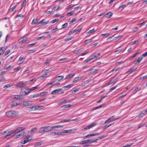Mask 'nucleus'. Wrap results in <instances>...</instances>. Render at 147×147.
I'll list each match as a JSON object with an SVG mask.
<instances>
[{
    "mask_svg": "<svg viewBox=\"0 0 147 147\" xmlns=\"http://www.w3.org/2000/svg\"><path fill=\"white\" fill-rule=\"evenodd\" d=\"M52 131L51 126H42L40 127L38 129V133L44 134Z\"/></svg>",
    "mask_w": 147,
    "mask_h": 147,
    "instance_id": "f257e3e1",
    "label": "nucleus"
},
{
    "mask_svg": "<svg viewBox=\"0 0 147 147\" xmlns=\"http://www.w3.org/2000/svg\"><path fill=\"white\" fill-rule=\"evenodd\" d=\"M19 115L18 112L14 111H10L6 112L5 115L9 117H16Z\"/></svg>",
    "mask_w": 147,
    "mask_h": 147,
    "instance_id": "f03ea898",
    "label": "nucleus"
},
{
    "mask_svg": "<svg viewBox=\"0 0 147 147\" xmlns=\"http://www.w3.org/2000/svg\"><path fill=\"white\" fill-rule=\"evenodd\" d=\"M32 139V136H27L25 138L22 139L21 141V143L23 144H25L28 142H30Z\"/></svg>",
    "mask_w": 147,
    "mask_h": 147,
    "instance_id": "7ed1b4c3",
    "label": "nucleus"
},
{
    "mask_svg": "<svg viewBox=\"0 0 147 147\" xmlns=\"http://www.w3.org/2000/svg\"><path fill=\"white\" fill-rule=\"evenodd\" d=\"M77 130V129L76 128H73L68 130H64V134L67 133L75 134L76 133V131Z\"/></svg>",
    "mask_w": 147,
    "mask_h": 147,
    "instance_id": "20e7f679",
    "label": "nucleus"
},
{
    "mask_svg": "<svg viewBox=\"0 0 147 147\" xmlns=\"http://www.w3.org/2000/svg\"><path fill=\"white\" fill-rule=\"evenodd\" d=\"M25 129V128L23 127H19L17 128L13 132V133H14V135H15L16 134L19 133L22 131L24 130Z\"/></svg>",
    "mask_w": 147,
    "mask_h": 147,
    "instance_id": "39448f33",
    "label": "nucleus"
},
{
    "mask_svg": "<svg viewBox=\"0 0 147 147\" xmlns=\"http://www.w3.org/2000/svg\"><path fill=\"white\" fill-rule=\"evenodd\" d=\"M26 85L23 82H20L17 84L14 85V86L16 87L22 88L24 87Z\"/></svg>",
    "mask_w": 147,
    "mask_h": 147,
    "instance_id": "423d86ee",
    "label": "nucleus"
},
{
    "mask_svg": "<svg viewBox=\"0 0 147 147\" xmlns=\"http://www.w3.org/2000/svg\"><path fill=\"white\" fill-rule=\"evenodd\" d=\"M33 102L31 101H28L23 102V105L24 106H29L33 104Z\"/></svg>",
    "mask_w": 147,
    "mask_h": 147,
    "instance_id": "0eeeda50",
    "label": "nucleus"
},
{
    "mask_svg": "<svg viewBox=\"0 0 147 147\" xmlns=\"http://www.w3.org/2000/svg\"><path fill=\"white\" fill-rule=\"evenodd\" d=\"M83 77V76H78L77 77L75 78L73 80V82L74 83H76L78 81H79L80 80H81L82 78Z\"/></svg>",
    "mask_w": 147,
    "mask_h": 147,
    "instance_id": "6e6552de",
    "label": "nucleus"
},
{
    "mask_svg": "<svg viewBox=\"0 0 147 147\" xmlns=\"http://www.w3.org/2000/svg\"><path fill=\"white\" fill-rule=\"evenodd\" d=\"M62 90V89L61 88L57 89L52 91L51 92V94H57Z\"/></svg>",
    "mask_w": 147,
    "mask_h": 147,
    "instance_id": "1a4fd4ad",
    "label": "nucleus"
},
{
    "mask_svg": "<svg viewBox=\"0 0 147 147\" xmlns=\"http://www.w3.org/2000/svg\"><path fill=\"white\" fill-rule=\"evenodd\" d=\"M96 125V123H92L91 124L87 126H86V127H85L84 128V129H89L90 128H91L92 127L94 126L95 125Z\"/></svg>",
    "mask_w": 147,
    "mask_h": 147,
    "instance_id": "9d476101",
    "label": "nucleus"
},
{
    "mask_svg": "<svg viewBox=\"0 0 147 147\" xmlns=\"http://www.w3.org/2000/svg\"><path fill=\"white\" fill-rule=\"evenodd\" d=\"M44 21V19L40 21L39 22H38V24H41L42 25L44 26V25H45L47 24L49 22V21H47L45 22H43V21Z\"/></svg>",
    "mask_w": 147,
    "mask_h": 147,
    "instance_id": "9b49d317",
    "label": "nucleus"
},
{
    "mask_svg": "<svg viewBox=\"0 0 147 147\" xmlns=\"http://www.w3.org/2000/svg\"><path fill=\"white\" fill-rule=\"evenodd\" d=\"M63 127L64 125H60L54 126H51L52 131L54 130L56 128H62Z\"/></svg>",
    "mask_w": 147,
    "mask_h": 147,
    "instance_id": "f8f14e48",
    "label": "nucleus"
},
{
    "mask_svg": "<svg viewBox=\"0 0 147 147\" xmlns=\"http://www.w3.org/2000/svg\"><path fill=\"white\" fill-rule=\"evenodd\" d=\"M27 40L26 38H20L19 40V43H20L22 44L25 42Z\"/></svg>",
    "mask_w": 147,
    "mask_h": 147,
    "instance_id": "ddd939ff",
    "label": "nucleus"
},
{
    "mask_svg": "<svg viewBox=\"0 0 147 147\" xmlns=\"http://www.w3.org/2000/svg\"><path fill=\"white\" fill-rule=\"evenodd\" d=\"M75 74H70L67 75L65 78V80H68L70 78H72L73 77H74V76Z\"/></svg>",
    "mask_w": 147,
    "mask_h": 147,
    "instance_id": "4468645a",
    "label": "nucleus"
},
{
    "mask_svg": "<svg viewBox=\"0 0 147 147\" xmlns=\"http://www.w3.org/2000/svg\"><path fill=\"white\" fill-rule=\"evenodd\" d=\"M147 113V111L146 110V109L145 110H143L142 111L140 114L139 115V116L140 117H141L143 116L144 115H146Z\"/></svg>",
    "mask_w": 147,
    "mask_h": 147,
    "instance_id": "2eb2a0df",
    "label": "nucleus"
},
{
    "mask_svg": "<svg viewBox=\"0 0 147 147\" xmlns=\"http://www.w3.org/2000/svg\"><path fill=\"white\" fill-rule=\"evenodd\" d=\"M100 133L92 134L88 135V138H91L93 137L97 136L100 135Z\"/></svg>",
    "mask_w": 147,
    "mask_h": 147,
    "instance_id": "dca6fc26",
    "label": "nucleus"
},
{
    "mask_svg": "<svg viewBox=\"0 0 147 147\" xmlns=\"http://www.w3.org/2000/svg\"><path fill=\"white\" fill-rule=\"evenodd\" d=\"M143 59V57H140L135 62V64H139L140 62Z\"/></svg>",
    "mask_w": 147,
    "mask_h": 147,
    "instance_id": "f3484780",
    "label": "nucleus"
},
{
    "mask_svg": "<svg viewBox=\"0 0 147 147\" xmlns=\"http://www.w3.org/2000/svg\"><path fill=\"white\" fill-rule=\"evenodd\" d=\"M30 108L32 110L35 111L36 109H39V108H40V106H31L30 107Z\"/></svg>",
    "mask_w": 147,
    "mask_h": 147,
    "instance_id": "a211bd4d",
    "label": "nucleus"
},
{
    "mask_svg": "<svg viewBox=\"0 0 147 147\" xmlns=\"http://www.w3.org/2000/svg\"><path fill=\"white\" fill-rule=\"evenodd\" d=\"M112 13H111V12H109L108 13H106L105 16V17L106 18H110L111 16L112 15Z\"/></svg>",
    "mask_w": 147,
    "mask_h": 147,
    "instance_id": "6ab92c4d",
    "label": "nucleus"
},
{
    "mask_svg": "<svg viewBox=\"0 0 147 147\" xmlns=\"http://www.w3.org/2000/svg\"><path fill=\"white\" fill-rule=\"evenodd\" d=\"M43 143L42 142H36L35 144V146H40L42 145Z\"/></svg>",
    "mask_w": 147,
    "mask_h": 147,
    "instance_id": "aec40b11",
    "label": "nucleus"
},
{
    "mask_svg": "<svg viewBox=\"0 0 147 147\" xmlns=\"http://www.w3.org/2000/svg\"><path fill=\"white\" fill-rule=\"evenodd\" d=\"M14 133H13V132H12V133L6 135L4 138H11L12 137L14 136Z\"/></svg>",
    "mask_w": 147,
    "mask_h": 147,
    "instance_id": "412c9836",
    "label": "nucleus"
},
{
    "mask_svg": "<svg viewBox=\"0 0 147 147\" xmlns=\"http://www.w3.org/2000/svg\"><path fill=\"white\" fill-rule=\"evenodd\" d=\"M117 118H114V116H112L108 119V120H109V122L110 123L111 122L113 121H114L116 119H117Z\"/></svg>",
    "mask_w": 147,
    "mask_h": 147,
    "instance_id": "4be33fe9",
    "label": "nucleus"
},
{
    "mask_svg": "<svg viewBox=\"0 0 147 147\" xmlns=\"http://www.w3.org/2000/svg\"><path fill=\"white\" fill-rule=\"evenodd\" d=\"M63 78H64L63 76H58L56 78V80L59 81L60 80L63 79Z\"/></svg>",
    "mask_w": 147,
    "mask_h": 147,
    "instance_id": "5701e85b",
    "label": "nucleus"
},
{
    "mask_svg": "<svg viewBox=\"0 0 147 147\" xmlns=\"http://www.w3.org/2000/svg\"><path fill=\"white\" fill-rule=\"evenodd\" d=\"M75 13L74 11H71L67 13V15L68 16H71L73 15Z\"/></svg>",
    "mask_w": 147,
    "mask_h": 147,
    "instance_id": "b1692460",
    "label": "nucleus"
},
{
    "mask_svg": "<svg viewBox=\"0 0 147 147\" xmlns=\"http://www.w3.org/2000/svg\"><path fill=\"white\" fill-rule=\"evenodd\" d=\"M68 59L67 58H63L60 59L59 61H62L63 62H67L68 61Z\"/></svg>",
    "mask_w": 147,
    "mask_h": 147,
    "instance_id": "393cba45",
    "label": "nucleus"
},
{
    "mask_svg": "<svg viewBox=\"0 0 147 147\" xmlns=\"http://www.w3.org/2000/svg\"><path fill=\"white\" fill-rule=\"evenodd\" d=\"M56 134L57 135L60 136V135H64V130L62 131H59L58 132H56Z\"/></svg>",
    "mask_w": 147,
    "mask_h": 147,
    "instance_id": "a878e982",
    "label": "nucleus"
},
{
    "mask_svg": "<svg viewBox=\"0 0 147 147\" xmlns=\"http://www.w3.org/2000/svg\"><path fill=\"white\" fill-rule=\"evenodd\" d=\"M20 105V103H17L15 102L13 103H12L11 104V107H13L15 106H19Z\"/></svg>",
    "mask_w": 147,
    "mask_h": 147,
    "instance_id": "bb28decb",
    "label": "nucleus"
},
{
    "mask_svg": "<svg viewBox=\"0 0 147 147\" xmlns=\"http://www.w3.org/2000/svg\"><path fill=\"white\" fill-rule=\"evenodd\" d=\"M37 18L36 19H34L32 21L31 24L32 25H33L35 24H38V23L37 22Z\"/></svg>",
    "mask_w": 147,
    "mask_h": 147,
    "instance_id": "cd10ccee",
    "label": "nucleus"
},
{
    "mask_svg": "<svg viewBox=\"0 0 147 147\" xmlns=\"http://www.w3.org/2000/svg\"><path fill=\"white\" fill-rule=\"evenodd\" d=\"M92 41V40L91 39H88L84 41V42L86 44H88L90 42H91Z\"/></svg>",
    "mask_w": 147,
    "mask_h": 147,
    "instance_id": "c85d7f7f",
    "label": "nucleus"
},
{
    "mask_svg": "<svg viewBox=\"0 0 147 147\" xmlns=\"http://www.w3.org/2000/svg\"><path fill=\"white\" fill-rule=\"evenodd\" d=\"M98 70H99V69H93V68H91V69H90L89 70V71H91V73H94L96 71H98Z\"/></svg>",
    "mask_w": 147,
    "mask_h": 147,
    "instance_id": "c756f323",
    "label": "nucleus"
},
{
    "mask_svg": "<svg viewBox=\"0 0 147 147\" xmlns=\"http://www.w3.org/2000/svg\"><path fill=\"white\" fill-rule=\"evenodd\" d=\"M13 85V84H7L4 86L3 87V88H8L12 86Z\"/></svg>",
    "mask_w": 147,
    "mask_h": 147,
    "instance_id": "7c9ffc66",
    "label": "nucleus"
},
{
    "mask_svg": "<svg viewBox=\"0 0 147 147\" xmlns=\"http://www.w3.org/2000/svg\"><path fill=\"white\" fill-rule=\"evenodd\" d=\"M140 88L138 87L136 88L133 91V93L134 94L136 93L137 92L140 90Z\"/></svg>",
    "mask_w": 147,
    "mask_h": 147,
    "instance_id": "2f4dec72",
    "label": "nucleus"
},
{
    "mask_svg": "<svg viewBox=\"0 0 147 147\" xmlns=\"http://www.w3.org/2000/svg\"><path fill=\"white\" fill-rule=\"evenodd\" d=\"M71 121L70 119H63L60 121V122L61 123H64L66 122H70Z\"/></svg>",
    "mask_w": 147,
    "mask_h": 147,
    "instance_id": "473e14b6",
    "label": "nucleus"
},
{
    "mask_svg": "<svg viewBox=\"0 0 147 147\" xmlns=\"http://www.w3.org/2000/svg\"><path fill=\"white\" fill-rule=\"evenodd\" d=\"M71 106V105L70 104L62 106V108L63 109H65L70 107Z\"/></svg>",
    "mask_w": 147,
    "mask_h": 147,
    "instance_id": "72a5a7b5",
    "label": "nucleus"
},
{
    "mask_svg": "<svg viewBox=\"0 0 147 147\" xmlns=\"http://www.w3.org/2000/svg\"><path fill=\"white\" fill-rule=\"evenodd\" d=\"M75 5H68L67 7L65 9L66 10H68L69 9H70L72 7L74 6Z\"/></svg>",
    "mask_w": 147,
    "mask_h": 147,
    "instance_id": "f704fd0d",
    "label": "nucleus"
},
{
    "mask_svg": "<svg viewBox=\"0 0 147 147\" xmlns=\"http://www.w3.org/2000/svg\"><path fill=\"white\" fill-rule=\"evenodd\" d=\"M98 140V139H96L94 140H89V143H94L96 142H97Z\"/></svg>",
    "mask_w": 147,
    "mask_h": 147,
    "instance_id": "c9c22d12",
    "label": "nucleus"
},
{
    "mask_svg": "<svg viewBox=\"0 0 147 147\" xmlns=\"http://www.w3.org/2000/svg\"><path fill=\"white\" fill-rule=\"evenodd\" d=\"M31 92V90H30L29 88L27 89L24 92L25 94L24 95H26L27 94H29Z\"/></svg>",
    "mask_w": 147,
    "mask_h": 147,
    "instance_id": "e433bc0d",
    "label": "nucleus"
},
{
    "mask_svg": "<svg viewBox=\"0 0 147 147\" xmlns=\"http://www.w3.org/2000/svg\"><path fill=\"white\" fill-rule=\"evenodd\" d=\"M3 49H4V48H0V56H1V55L3 54L4 53V50Z\"/></svg>",
    "mask_w": 147,
    "mask_h": 147,
    "instance_id": "4c0bfd02",
    "label": "nucleus"
},
{
    "mask_svg": "<svg viewBox=\"0 0 147 147\" xmlns=\"http://www.w3.org/2000/svg\"><path fill=\"white\" fill-rule=\"evenodd\" d=\"M37 129V128L36 127H34L30 131L31 134H33L34 132L36 131Z\"/></svg>",
    "mask_w": 147,
    "mask_h": 147,
    "instance_id": "58836bf2",
    "label": "nucleus"
},
{
    "mask_svg": "<svg viewBox=\"0 0 147 147\" xmlns=\"http://www.w3.org/2000/svg\"><path fill=\"white\" fill-rule=\"evenodd\" d=\"M127 5L126 4H123L121 5V6H120L119 7V9H121L122 10L123 9L125 8L127 6Z\"/></svg>",
    "mask_w": 147,
    "mask_h": 147,
    "instance_id": "ea45409f",
    "label": "nucleus"
},
{
    "mask_svg": "<svg viewBox=\"0 0 147 147\" xmlns=\"http://www.w3.org/2000/svg\"><path fill=\"white\" fill-rule=\"evenodd\" d=\"M89 140H84L82 141L81 143L80 144H86L88 143H89Z\"/></svg>",
    "mask_w": 147,
    "mask_h": 147,
    "instance_id": "a19ab883",
    "label": "nucleus"
},
{
    "mask_svg": "<svg viewBox=\"0 0 147 147\" xmlns=\"http://www.w3.org/2000/svg\"><path fill=\"white\" fill-rule=\"evenodd\" d=\"M107 136H108V135H103L100 137H98V140H101L102 139H103V138H106V137H107Z\"/></svg>",
    "mask_w": 147,
    "mask_h": 147,
    "instance_id": "79ce46f5",
    "label": "nucleus"
},
{
    "mask_svg": "<svg viewBox=\"0 0 147 147\" xmlns=\"http://www.w3.org/2000/svg\"><path fill=\"white\" fill-rule=\"evenodd\" d=\"M59 8V7L58 6H55L52 9V11H55L56 10H57Z\"/></svg>",
    "mask_w": 147,
    "mask_h": 147,
    "instance_id": "37998d69",
    "label": "nucleus"
},
{
    "mask_svg": "<svg viewBox=\"0 0 147 147\" xmlns=\"http://www.w3.org/2000/svg\"><path fill=\"white\" fill-rule=\"evenodd\" d=\"M73 86L72 84H69L66 86H65L63 87V88H66L68 87H71L72 86Z\"/></svg>",
    "mask_w": 147,
    "mask_h": 147,
    "instance_id": "c03bdc74",
    "label": "nucleus"
},
{
    "mask_svg": "<svg viewBox=\"0 0 147 147\" xmlns=\"http://www.w3.org/2000/svg\"><path fill=\"white\" fill-rule=\"evenodd\" d=\"M76 31V30H72L70 31L68 33L69 35H71V34H73Z\"/></svg>",
    "mask_w": 147,
    "mask_h": 147,
    "instance_id": "a18cd8bd",
    "label": "nucleus"
},
{
    "mask_svg": "<svg viewBox=\"0 0 147 147\" xmlns=\"http://www.w3.org/2000/svg\"><path fill=\"white\" fill-rule=\"evenodd\" d=\"M10 52V50H7L5 53L4 55L5 56L7 55Z\"/></svg>",
    "mask_w": 147,
    "mask_h": 147,
    "instance_id": "49530a36",
    "label": "nucleus"
},
{
    "mask_svg": "<svg viewBox=\"0 0 147 147\" xmlns=\"http://www.w3.org/2000/svg\"><path fill=\"white\" fill-rule=\"evenodd\" d=\"M38 88V86H36L34 87H33L32 88L29 89H30V90H31V91H32L34 90L37 89Z\"/></svg>",
    "mask_w": 147,
    "mask_h": 147,
    "instance_id": "de8ad7c7",
    "label": "nucleus"
},
{
    "mask_svg": "<svg viewBox=\"0 0 147 147\" xmlns=\"http://www.w3.org/2000/svg\"><path fill=\"white\" fill-rule=\"evenodd\" d=\"M104 105H105L104 104H102V105H99V106L97 107H96L94 109V110L98 108H100L102 107H103L104 106Z\"/></svg>",
    "mask_w": 147,
    "mask_h": 147,
    "instance_id": "09e8293b",
    "label": "nucleus"
},
{
    "mask_svg": "<svg viewBox=\"0 0 147 147\" xmlns=\"http://www.w3.org/2000/svg\"><path fill=\"white\" fill-rule=\"evenodd\" d=\"M122 50V49H120L115 51V52L116 53V54H117L119 53L120 52H121Z\"/></svg>",
    "mask_w": 147,
    "mask_h": 147,
    "instance_id": "8fccbe9b",
    "label": "nucleus"
},
{
    "mask_svg": "<svg viewBox=\"0 0 147 147\" xmlns=\"http://www.w3.org/2000/svg\"><path fill=\"white\" fill-rule=\"evenodd\" d=\"M47 75V74H45L44 75H42V76H39V78L40 79H42L43 78H44L45 77H46Z\"/></svg>",
    "mask_w": 147,
    "mask_h": 147,
    "instance_id": "3c124183",
    "label": "nucleus"
},
{
    "mask_svg": "<svg viewBox=\"0 0 147 147\" xmlns=\"http://www.w3.org/2000/svg\"><path fill=\"white\" fill-rule=\"evenodd\" d=\"M133 144L132 143H130L128 144L125 146H123L122 147H130L132 146Z\"/></svg>",
    "mask_w": 147,
    "mask_h": 147,
    "instance_id": "603ef678",
    "label": "nucleus"
},
{
    "mask_svg": "<svg viewBox=\"0 0 147 147\" xmlns=\"http://www.w3.org/2000/svg\"><path fill=\"white\" fill-rule=\"evenodd\" d=\"M59 21V19H56L54 20H53L51 21V23L53 24L55 23L56 22H58Z\"/></svg>",
    "mask_w": 147,
    "mask_h": 147,
    "instance_id": "864d4df0",
    "label": "nucleus"
},
{
    "mask_svg": "<svg viewBox=\"0 0 147 147\" xmlns=\"http://www.w3.org/2000/svg\"><path fill=\"white\" fill-rule=\"evenodd\" d=\"M117 86H114L112 88H111L109 91V92H112L113 90L115 89L117 87Z\"/></svg>",
    "mask_w": 147,
    "mask_h": 147,
    "instance_id": "5fc2aeb1",
    "label": "nucleus"
},
{
    "mask_svg": "<svg viewBox=\"0 0 147 147\" xmlns=\"http://www.w3.org/2000/svg\"><path fill=\"white\" fill-rule=\"evenodd\" d=\"M26 3V0H24L23 1L22 3V9L23 8V6L24 5H25Z\"/></svg>",
    "mask_w": 147,
    "mask_h": 147,
    "instance_id": "6e6d98bb",
    "label": "nucleus"
},
{
    "mask_svg": "<svg viewBox=\"0 0 147 147\" xmlns=\"http://www.w3.org/2000/svg\"><path fill=\"white\" fill-rule=\"evenodd\" d=\"M72 39V38L71 37H69L65 39V41H68L71 40Z\"/></svg>",
    "mask_w": 147,
    "mask_h": 147,
    "instance_id": "4d7b16f0",
    "label": "nucleus"
},
{
    "mask_svg": "<svg viewBox=\"0 0 147 147\" xmlns=\"http://www.w3.org/2000/svg\"><path fill=\"white\" fill-rule=\"evenodd\" d=\"M13 68L12 67H11V65H9L7 67H6L5 69L6 70H7L8 69H10V68L12 69Z\"/></svg>",
    "mask_w": 147,
    "mask_h": 147,
    "instance_id": "13d9d810",
    "label": "nucleus"
},
{
    "mask_svg": "<svg viewBox=\"0 0 147 147\" xmlns=\"http://www.w3.org/2000/svg\"><path fill=\"white\" fill-rule=\"evenodd\" d=\"M37 43V42H35V43H33L32 44H29L28 45V47H32L33 46L36 45Z\"/></svg>",
    "mask_w": 147,
    "mask_h": 147,
    "instance_id": "bf43d9fd",
    "label": "nucleus"
},
{
    "mask_svg": "<svg viewBox=\"0 0 147 147\" xmlns=\"http://www.w3.org/2000/svg\"><path fill=\"white\" fill-rule=\"evenodd\" d=\"M147 78V75L146 76H144L141 77L140 78V80H142L146 78Z\"/></svg>",
    "mask_w": 147,
    "mask_h": 147,
    "instance_id": "052dcab7",
    "label": "nucleus"
},
{
    "mask_svg": "<svg viewBox=\"0 0 147 147\" xmlns=\"http://www.w3.org/2000/svg\"><path fill=\"white\" fill-rule=\"evenodd\" d=\"M80 89V88H76L74 90H72V92H76L78 91Z\"/></svg>",
    "mask_w": 147,
    "mask_h": 147,
    "instance_id": "680f3d73",
    "label": "nucleus"
},
{
    "mask_svg": "<svg viewBox=\"0 0 147 147\" xmlns=\"http://www.w3.org/2000/svg\"><path fill=\"white\" fill-rule=\"evenodd\" d=\"M24 17V16L22 15L21 14H19L17 16L16 18L20 17L21 18H23Z\"/></svg>",
    "mask_w": 147,
    "mask_h": 147,
    "instance_id": "e2e57ef3",
    "label": "nucleus"
},
{
    "mask_svg": "<svg viewBox=\"0 0 147 147\" xmlns=\"http://www.w3.org/2000/svg\"><path fill=\"white\" fill-rule=\"evenodd\" d=\"M67 25V23H65L64 24H63L62 25V28H64L66 27Z\"/></svg>",
    "mask_w": 147,
    "mask_h": 147,
    "instance_id": "0e129e2a",
    "label": "nucleus"
},
{
    "mask_svg": "<svg viewBox=\"0 0 147 147\" xmlns=\"http://www.w3.org/2000/svg\"><path fill=\"white\" fill-rule=\"evenodd\" d=\"M35 51L34 50H29L28 51L29 53H32Z\"/></svg>",
    "mask_w": 147,
    "mask_h": 147,
    "instance_id": "69168bd1",
    "label": "nucleus"
},
{
    "mask_svg": "<svg viewBox=\"0 0 147 147\" xmlns=\"http://www.w3.org/2000/svg\"><path fill=\"white\" fill-rule=\"evenodd\" d=\"M138 28L137 27H134L133 29V31L134 32L137 31L138 30Z\"/></svg>",
    "mask_w": 147,
    "mask_h": 147,
    "instance_id": "338daca9",
    "label": "nucleus"
},
{
    "mask_svg": "<svg viewBox=\"0 0 147 147\" xmlns=\"http://www.w3.org/2000/svg\"><path fill=\"white\" fill-rule=\"evenodd\" d=\"M94 28H93L92 30H90L88 32H87V34H89V33H92L94 31Z\"/></svg>",
    "mask_w": 147,
    "mask_h": 147,
    "instance_id": "774afa93",
    "label": "nucleus"
}]
</instances>
